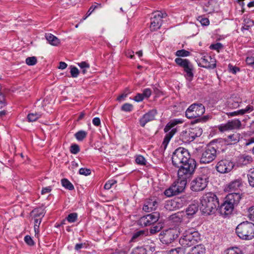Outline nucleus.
I'll return each mask as SVG.
<instances>
[{
  "instance_id": "f257e3e1",
  "label": "nucleus",
  "mask_w": 254,
  "mask_h": 254,
  "mask_svg": "<svg viewBox=\"0 0 254 254\" xmlns=\"http://www.w3.org/2000/svg\"><path fill=\"white\" fill-rule=\"evenodd\" d=\"M172 162L175 167L179 168L178 171L194 172L196 162L190 157L189 151L185 148L179 147L174 151Z\"/></svg>"
},
{
  "instance_id": "f03ea898",
  "label": "nucleus",
  "mask_w": 254,
  "mask_h": 254,
  "mask_svg": "<svg viewBox=\"0 0 254 254\" xmlns=\"http://www.w3.org/2000/svg\"><path fill=\"white\" fill-rule=\"evenodd\" d=\"M219 202L217 196L210 192L204 194L200 199V209L207 215L213 214L217 210Z\"/></svg>"
},
{
  "instance_id": "7ed1b4c3",
  "label": "nucleus",
  "mask_w": 254,
  "mask_h": 254,
  "mask_svg": "<svg viewBox=\"0 0 254 254\" xmlns=\"http://www.w3.org/2000/svg\"><path fill=\"white\" fill-rule=\"evenodd\" d=\"M236 233L242 240H252L254 238V224L248 221L241 222L237 226Z\"/></svg>"
},
{
  "instance_id": "20e7f679",
  "label": "nucleus",
  "mask_w": 254,
  "mask_h": 254,
  "mask_svg": "<svg viewBox=\"0 0 254 254\" xmlns=\"http://www.w3.org/2000/svg\"><path fill=\"white\" fill-rule=\"evenodd\" d=\"M205 113L204 106L200 103H194L191 105L186 112V116L189 119L199 118L196 122L204 123L208 119L206 116L200 117Z\"/></svg>"
},
{
  "instance_id": "39448f33",
  "label": "nucleus",
  "mask_w": 254,
  "mask_h": 254,
  "mask_svg": "<svg viewBox=\"0 0 254 254\" xmlns=\"http://www.w3.org/2000/svg\"><path fill=\"white\" fill-rule=\"evenodd\" d=\"M200 240L199 233L193 229L185 231L179 240L180 244L183 247H190Z\"/></svg>"
},
{
  "instance_id": "423d86ee",
  "label": "nucleus",
  "mask_w": 254,
  "mask_h": 254,
  "mask_svg": "<svg viewBox=\"0 0 254 254\" xmlns=\"http://www.w3.org/2000/svg\"><path fill=\"white\" fill-rule=\"evenodd\" d=\"M201 172L202 174L193 180L190 183V189L193 191H202L207 186L209 177L207 173L209 170L207 168H203Z\"/></svg>"
},
{
  "instance_id": "0eeeda50",
  "label": "nucleus",
  "mask_w": 254,
  "mask_h": 254,
  "mask_svg": "<svg viewBox=\"0 0 254 254\" xmlns=\"http://www.w3.org/2000/svg\"><path fill=\"white\" fill-rule=\"evenodd\" d=\"M184 171L182 170L178 171V179L172 185L177 194L184 190L188 181L190 180L194 174V173Z\"/></svg>"
},
{
  "instance_id": "6e6552de",
  "label": "nucleus",
  "mask_w": 254,
  "mask_h": 254,
  "mask_svg": "<svg viewBox=\"0 0 254 254\" xmlns=\"http://www.w3.org/2000/svg\"><path fill=\"white\" fill-rule=\"evenodd\" d=\"M184 171L182 170L178 171V179L172 185L177 194L184 190L188 181L190 180L194 174V173Z\"/></svg>"
},
{
  "instance_id": "1a4fd4ad",
  "label": "nucleus",
  "mask_w": 254,
  "mask_h": 254,
  "mask_svg": "<svg viewBox=\"0 0 254 254\" xmlns=\"http://www.w3.org/2000/svg\"><path fill=\"white\" fill-rule=\"evenodd\" d=\"M202 129L199 127L188 128L182 131L180 139L185 143L192 141L196 137L200 136L202 133Z\"/></svg>"
},
{
  "instance_id": "9d476101",
  "label": "nucleus",
  "mask_w": 254,
  "mask_h": 254,
  "mask_svg": "<svg viewBox=\"0 0 254 254\" xmlns=\"http://www.w3.org/2000/svg\"><path fill=\"white\" fill-rule=\"evenodd\" d=\"M179 123H181V122L177 121H171L165 126L164 130L166 133V134L162 143L165 147H166L170 139L177 132V128L175 127Z\"/></svg>"
},
{
  "instance_id": "9b49d317",
  "label": "nucleus",
  "mask_w": 254,
  "mask_h": 254,
  "mask_svg": "<svg viewBox=\"0 0 254 254\" xmlns=\"http://www.w3.org/2000/svg\"><path fill=\"white\" fill-rule=\"evenodd\" d=\"M217 156L216 148L211 145H208L202 152L200 162L201 163L207 164L213 161Z\"/></svg>"
},
{
  "instance_id": "f8f14e48",
  "label": "nucleus",
  "mask_w": 254,
  "mask_h": 254,
  "mask_svg": "<svg viewBox=\"0 0 254 254\" xmlns=\"http://www.w3.org/2000/svg\"><path fill=\"white\" fill-rule=\"evenodd\" d=\"M235 164L228 159H223L219 161L215 168L216 171L221 174L228 173L234 168Z\"/></svg>"
},
{
  "instance_id": "ddd939ff",
  "label": "nucleus",
  "mask_w": 254,
  "mask_h": 254,
  "mask_svg": "<svg viewBox=\"0 0 254 254\" xmlns=\"http://www.w3.org/2000/svg\"><path fill=\"white\" fill-rule=\"evenodd\" d=\"M153 16L151 18L150 30L152 31L157 30L159 29L161 25L162 19L167 16V14L165 12L157 11L153 13Z\"/></svg>"
},
{
  "instance_id": "4468645a",
  "label": "nucleus",
  "mask_w": 254,
  "mask_h": 254,
  "mask_svg": "<svg viewBox=\"0 0 254 254\" xmlns=\"http://www.w3.org/2000/svg\"><path fill=\"white\" fill-rule=\"evenodd\" d=\"M160 217L159 213L157 212L141 217L138 221V224L142 227H146L154 224L158 221Z\"/></svg>"
},
{
  "instance_id": "2eb2a0df",
  "label": "nucleus",
  "mask_w": 254,
  "mask_h": 254,
  "mask_svg": "<svg viewBox=\"0 0 254 254\" xmlns=\"http://www.w3.org/2000/svg\"><path fill=\"white\" fill-rule=\"evenodd\" d=\"M177 232L174 229H168L163 233H161L160 235V240L161 242L164 244H169L173 242L178 236Z\"/></svg>"
},
{
  "instance_id": "dca6fc26",
  "label": "nucleus",
  "mask_w": 254,
  "mask_h": 254,
  "mask_svg": "<svg viewBox=\"0 0 254 254\" xmlns=\"http://www.w3.org/2000/svg\"><path fill=\"white\" fill-rule=\"evenodd\" d=\"M241 126V122L237 119L229 121L226 124H221L218 127V128L221 132H224L229 130L239 128Z\"/></svg>"
},
{
  "instance_id": "f3484780",
  "label": "nucleus",
  "mask_w": 254,
  "mask_h": 254,
  "mask_svg": "<svg viewBox=\"0 0 254 254\" xmlns=\"http://www.w3.org/2000/svg\"><path fill=\"white\" fill-rule=\"evenodd\" d=\"M198 66L205 68H214L216 66V61L211 56H204L200 59Z\"/></svg>"
},
{
  "instance_id": "a211bd4d",
  "label": "nucleus",
  "mask_w": 254,
  "mask_h": 254,
  "mask_svg": "<svg viewBox=\"0 0 254 254\" xmlns=\"http://www.w3.org/2000/svg\"><path fill=\"white\" fill-rule=\"evenodd\" d=\"M157 113V110L153 109L144 114L139 120L140 126L144 127L147 123L154 120Z\"/></svg>"
},
{
  "instance_id": "6ab92c4d",
  "label": "nucleus",
  "mask_w": 254,
  "mask_h": 254,
  "mask_svg": "<svg viewBox=\"0 0 254 254\" xmlns=\"http://www.w3.org/2000/svg\"><path fill=\"white\" fill-rule=\"evenodd\" d=\"M241 195L239 192H231L226 196L225 200L235 207L239 203L242 198Z\"/></svg>"
},
{
  "instance_id": "aec40b11",
  "label": "nucleus",
  "mask_w": 254,
  "mask_h": 254,
  "mask_svg": "<svg viewBox=\"0 0 254 254\" xmlns=\"http://www.w3.org/2000/svg\"><path fill=\"white\" fill-rule=\"evenodd\" d=\"M253 158L251 156L247 154H242L237 158L236 165L238 167L247 166L251 163Z\"/></svg>"
},
{
  "instance_id": "412c9836",
  "label": "nucleus",
  "mask_w": 254,
  "mask_h": 254,
  "mask_svg": "<svg viewBox=\"0 0 254 254\" xmlns=\"http://www.w3.org/2000/svg\"><path fill=\"white\" fill-rule=\"evenodd\" d=\"M234 208V207L233 206H232V205L225 200L220 206H219L217 210L220 212L221 215L227 216L232 213Z\"/></svg>"
},
{
  "instance_id": "4be33fe9",
  "label": "nucleus",
  "mask_w": 254,
  "mask_h": 254,
  "mask_svg": "<svg viewBox=\"0 0 254 254\" xmlns=\"http://www.w3.org/2000/svg\"><path fill=\"white\" fill-rule=\"evenodd\" d=\"M183 206L182 200L179 198H176L167 202L166 208L170 210H174L180 209Z\"/></svg>"
},
{
  "instance_id": "5701e85b",
  "label": "nucleus",
  "mask_w": 254,
  "mask_h": 254,
  "mask_svg": "<svg viewBox=\"0 0 254 254\" xmlns=\"http://www.w3.org/2000/svg\"><path fill=\"white\" fill-rule=\"evenodd\" d=\"M241 186V179H236L228 184L227 187H225V190L227 191L234 192L235 191L238 190Z\"/></svg>"
},
{
  "instance_id": "b1692460",
  "label": "nucleus",
  "mask_w": 254,
  "mask_h": 254,
  "mask_svg": "<svg viewBox=\"0 0 254 254\" xmlns=\"http://www.w3.org/2000/svg\"><path fill=\"white\" fill-rule=\"evenodd\" d=\"M157 205V201L155 199H149L146 201L143 206V210L146 212H151L156 209Z\"/></svg>"
},
{
  "instance_id": "393cba45",
  "label": "nucleus",
  "mask_w": 254,
  "mask_h": 254,
  "mask_svg": "<svg viewBox=\"0 0 254 254\" xmlns=\"http://www.w3.org/2000/svg\"><path fill=\"white\" fill-rule=\"evenodd\" d=\"M241 103V99L236 97H231L227 101V107L231 109H236L239 107L240 104Z\"/></svg>"
},
{
  "instance_id": "a878e982",
  "label": "nucleus",
  "mask_w": 254,
  "mask_h": 254,
  "mask_svg": "<svg viewBox=\"0 0 254 254\" xmlns=\"http://www.w3.org/2000/svg\"><path fill=\"white\" fill-rule=\"evenodd\" d=\"M254 107L252 106L249 105L245 109L239 110L236 111L228 113L227 114L229 116L233 117L238 115H242L246 113H250L253 111Z\"/></svg>"
},
{
  "instance_id": "bb28decb",
  "label": "nucleus",
  "mask_w": 254,
  "mask_h": 254,
  "mask_svg": "<svg viewBox=\"0 0 254 254\" xmlns=\"http://www.w3.org/2000/svg\"><path fill=\"white\" fill-rule=\"evenodd\" d=\"M240 134L237 132H234L228 135L225 140L228 144H234L239 141Z\"/></svg>"
},
{
  "instance_id": "cd10ccee",
  "label": "nucleus",
  "mask_w": 254,
  "mask_h": 254,
  "mask_svg": "<svg viewBox=\"0 0 254 254\" xmlns=\"http://www.w3.org/2000/svg\"><path fill=\"white\" fill-rule=\"evenodd\" d=\"M147 231L145 230H139L134 233L130 239V242H137L141 240L144 237L147 235Z\"/></svg>"
},
{
  "instance_id": "c85d7f7f",
  "label": "nucleus",
  "mask_w": 254,
  "mask_h": 254,
  "mask_svg": "<svg viewBox=\"0 0 254 254\" xmlns=\"http://www.w3.org/2000/svg\"><path fill=\"white\" fill-rule=\"evenodd\" d=\"M205 249L202 245H197L193 247L187 254H203Z\"/></svg>"
},
{
  "instance_id": "c756f323",
  "label": "nucleus",
  "mask_w": 254,
  "mask_h": 254,
  "mask_svg": "<svg viewBox=\"0 0 254 254\" xmlns=\"http://www.w3.org/2000/svg\"><path fill=\"white\" fill-rule=\"evenodd\" d=\"M175 62L179 66L186 69L188 66L191 64L190 61L188 59H184L180 58H177L175 60Z\"/></svg>"
},
{
  "instance_id": "7c9ffc66",
  "label": "nucleus",
  "mask_w": 254,
  "mask_h": 254,
  "mask_svg": "<svg viewBox=\"0 0 254 254\" xmlns=\"http://www.w3.org/2000/svg\"><path fill=\"white\" fill-rule=\"evenodd\" d=\"M46 38L49 43L53 46H58L60 43V40L54 35L51 33L46 34Z\"/></svg>"
},
{
  "instance_id": "2f4dec72",
  "label": "nucleus",
  "mask_w": 254,
  "mask_h": 254,
  "mask_svg": "<svg viewBox=\"0 0 254 254\" xmlns=\"http://www.w3.org/2000/svg\"><path fill=\"white\" fill-rule=\"evenodd\" d=\"M242 25L243 26L241 30L244 32V30H249V29L254 25V22L253 20L246 17L244 19Z\"/></svg>"
},
{
  "instance_id": "473e14b6",
  "label": "nucleus",
  "mask_w": 254,
  "mask_h": 254,
  "mask_svg": "<svg viewBox=\"0 0 254 254\" xmlns=\"http://www.w3.org/2000/svg\"><path fill=\"white\" fill-rule=\"evenodd\" d=\"M198 211V207L196 204L190 205L186 209V214L188 217L192 216Z\"/></svg>"
},
{
  "instance_id": "72a5a7b5",
  "label": "nucleus",
  "mask_w": 254,
  "mask_h": 254,
  "mask_svg": "<svg viewBox=\"0 0 254 254\" xmlns=\"http://www.w3.org/2000/svg\"><path fill=\"white\" fill-rule=\"evenodd\" d=\"M193 65L192 64L190 65L188 67L184 69V71L186 73V77L188 80L191 81L193 76V73L192 72Z\"/></svg>"
},
{
  "instance_id": "f704fd0d",
  "label": "nucleus",
  "mask_w": 254,
  "mask_h": 254,
  "mask_svg": "<svg viewBox=\"0 0 254 254\" xmlns=\"http://www.w3.org/2000/svg\"><path fill=\"white\" fill-rule=\"evenodd\" d=\"M61 183L63 187L68 190H71L74 189L73 185L67 179H63Z\"/></svg>"
},
{
  "instance_id": "c9c22d12",
  "label": "nucleus",
  "mask_w": 254,
  "mask_h": 254,
  "mask_svg": "<svg viewBox=\"0 0 254 254\" xmlns=\"http://www.w3.org/2000/svg\"><path fill=\"white\" fill-rule=\"evenodd\" d=\"M226 254H243L242 250L238 247H232L225 251Z\"/></svg>"
},
{
  "instance_id": "e433bc0d",
  "label": "nucleus",
  "mask_w": 254,
  "mask_h": 254,
  "mask_svg": "<svg viewBox=\"0 0 254 254\" xmlns=\"http://www.w3.org/2000/svg\"><path fill=\"white\" fill-rule=\"evenodd\" d=\"M130 254H147V251L142 247H137L132 249Z\"/></svg>"
},
{
  "instance_id": "4c0bfd02",
  "label": "nucleus",
  "mask_w": 254,
  "mask_h": 254,
  "mask_svg": "<svg viewBox=\"0 0 254 254\" xmlns=\"http://www.w3.org/2000/svg\"><path fill=\"white\" fill-rule=\"evenodd\" d=\"M87 133L84 130H79L75 134V137L78 141H82L87 136Z\"/></svg>"
},
{
  "instance_id": "58836bf2",
  "label": "nucleus",
  "mask_w": 254,
  "mask_h": 254,
  "mask_svg": "<svg viewBox=\"0 0 254 254\" xmlns=\"http://www.w3.org/2000/svg\"><path fill=\"white\" fill-rule=\"evenodd\" d=\"M41 117V114L40 113H30L27 116L28 121L30 122L36 121Z\"/></svg>"
},
{
  "instance_id": "ea45409f",
  "label": "nucleus",
  "mask_w": 254,
  "mask_h": 254,
  "mask_svg": "<svg viewBox=\"0 0 254 254\" xmlns=\"http://www.w3.org/2000/svg\"><path fill=\"white\" fill-rule=\"evenodd\" d=\"M248 178L250 185L254 188V168L250 170L248 174Z\"/></svg>"
},
{
  "instance_id": "a19ab883",
  "label": "nucleus",
  "mask_w": 254,
  "mask_h": 254,
  "mask_svg": "<svg viewBox=\"0 0 254 254\" xmlns=\"http://www.w3.org/2000/svg\"><path fill=\"white\" fill-rule=\"evenodd\" d=\"M190 53L184 49L178 50L175 54V55L178 57H186L190 56Z\"/></svg>"
},
{
  "instance_id": "79ce46f5",
  "label": "nucleus",
  "mask_w": 254,
  "mask_h": 254,
  "mask_svg": "<svg viewBox=\"0 0 254 254\" xmlns=\"http://www.w3.org/2000/svg\"><path fill=\"white\" fill-rule=\"evenodd\" d=\"M164 194L167 197H171L172 196L177 195L175 190L173 186H171L169 189L166 190L164 192Z\"/></svg>"
},
{
  "instance_id": "37998d69",
  "label": "nucleus",
  "mask_w": 254,
  "mask_h": 254,
  "mask_svg": "<svg viewBox=\"0 0 254 254\" xmlns=\"http://www.w3.org/2000/svg\"><path fill=\"white\" fill-rule=\"evenodd\" d=\"M69 68L71 77L73 78L77 77L79 73V71L78 69V68L75 66L72 65H71L69 67Z\"/></svg>"
},
{
  "instance_id": "c03bdc74",
  "label": "nucleus",
  "mask_w": 254,
  "mask_h": 254,
  "mask_svg": "<svg viewBox=\"0 0 254 254\" xmlns=\"http://www.w3.org/2000/svg\"><path fill=\"white\" fill-rule=\"evenodd\" d=\"M77 218V214L76 213H71L67 215L66 219L70 223L75 222Z\"/></svg>"
},
{
  "instance_id": "a18cd8bd",
  "label": "nucleus",
  "mask_w": 254,
  "mask_h": 254,
  "mask_svg": "<svg viewBox=\"0 0 254 254\" xmlns=\"http://www.w3.org/2000/svg\"><path fill=\"white\" fill-rule=\"evenodd\" d=\"M25 62L28 65H34L37 62V58L35 57H28L26 59Z\"/></svg>"
},
{
  "instance_id": "49530a36",
  "label": "nucleus",
  "mask_w": 254,
  "mask_h": 254,
  "mask_svg": "<svg viewBox=\"0 0 254 254\" xmlns=\"http://www.w3.org/2000/svg\"><path fill=\"white\" fill-rule=\"evenodd\" d=\"M169 253V254H184L185 252L184 249L179 247L171 250Z\"/></svg>"
},
{
  "instance_id": "de8ad7c7",
  "label": "nucleus",
  "mask_w": 254,
  "mask_h": 254,
  "mask_svg": "<svg viewBox=\"0 0 254 254\" xmlns=\"http://www.w3.org/2000/svg\"><path fill=\"white\" fill-rule=\"evenodd\" d=\"M135 161L138 164L142 165H146V161L145 158L142 155H138L135 159Z\"/></svg>"
},
{
  "instance_id": "09e8293b",
  "label": "nucleus",
  "mask_w": 254,
  "mask_h": 254,
  "mask_svg": "<svg viewBox=\"0 0 254 254\" xmlns=\"http://www.w3.org/2000/svg\"><path fill=\"white\" fill-rule=\"evenodd\" d=\"M80 151L79 146L76 144H72L70 147V151L72 154H76Z\"/></svg>"
},
{
  "instance_id": "8fccbe9b",
  "label": "nucleus",
  "mask_w": 254,
  "mask_h": 254,
  "mask_svg": "<svg viewBox=\"0 0 254 254\" xmlns=\"http://www.w3.org/2000/svg\"><path fill=\"white\" fill-rule=\"evenodd\" d=\"M41 222V218L38 219L35 218L34 219V229L35 233H39V225Z\"/></svg>"
},
{
  "instance_id": "3c124183",
  "label": "nucleus",
  "mask_w": 254,
  "mask_h": 254,
  "mask_svg": "<svg viewBox=\"0 0 254 254\" xmlns=\"http://www.w3.org/2000/svg\"><path fill=\"white\" fill-rule=\"evenodd\" d=\"M133 109V106L131 104L129 103L124 104L122 106V110L125 112H130Z\"/></svg>"
},
{
  "instance_id": "603ef678",
  "label": "nucleus",
  "mask_w": 254,
  "mask_h": 254,
  "mask_svg": "<svg viewBox=\"0 0 254 254\" xmlns=\"http://www.w3.org/2000/svg\"><path fill=\"white\" fill-rule=\"evenodd\" d=\"M209 48L211 50H214L217 51H219V50L223 48V45L220 43H217L214 44H211Z\"/></svg>"
},
{
  "instance_id": "864d4df0",
  "label": "nucleus",
  "mask_w": 254,
  "mask_h": 254,
  "mask_svg": "<svg viewBox=\"0 0 254 254\" xmlns=\"http://www.w3.org/2000/svg\"><path fill=\"white\" fill-rule=\"evenodd\" d=\"M32 213L34 214V217L35 218H37L39 217H43L44 216V213L43 211L39 212V209H35L32 211Z\"/></svg>"
},
{
  "instance_id": "5fc2aeb1",
  "label": "nucleus",
  "mask_w": 254,
  "mask_h": 254,
  "mask_svg": "<svg viewBox=\"0 0 254 254\" xmlns=\"http://www.w3.org/2000/svg\"><path fill=\"white\" fill-rule=\"evenodd\" d=\"M79 173L80 175L88 176L91 174V170L85 168H81L79 169Z\"/></svg>"
},
{
  "instance_id": "6e6d98bb",
  "label": "nucleus",
  "mask_w": 254,
  "mask_h": 254,
  "mask_svg": "<svg viewBox=\"0 0 254 254\" xmlns=\"http://www.w3.org/2000/svg\"><path fill=\"white\" fill-rule=\"evenodd\" d=\"M248 217L249 219L251 220L254 221V206L250 207L248 210Z\"/></svg>"
},
{
  "instance_id": "4d7b16f0",
  "label": "nucleus",
  "mask_w": 254,
  "mask_h": 254,
  "mask_svg": "<svg viewBox=\"0 0 254 254\" xmlns=\"http://www.w3.org/2000/svg\"><path fill=\"white\" fill-rule=\"evenodd\" d=\"M24 241L25 243L29 246H33L34 245V241H33L31 237L29 235H26L24 237Z\"/></svg>"
},
{
  "instance_id": "13d9d810",
  "label": "nucleus",
  "mask_w": 254,
  "mask_h": 254,
  "mask_svg": "<svg viewBox=\"0 0 254 254\" xmlns=\"http://www.w3.org/2000/svg\"><path fill=\"white\" fill-rule=\"evenodd\" d=\"M162 227L160 226L155 225L151 228L150 230V232L152 234H154L157 232H159L161 229Z\"/></svg>"
},
{
  "instance_id": "bf43d9fd",
  "label": "nucleus",
  "mask_w": 254,
  "mask_h": 254,
  "mask_svg": "<svg viewBox=\"0 0 254 254\" xmlns=\"http://www.w3.org/2000/svg\"><path fill=\"white\" fill-rule=\"evenodd\" d=\"M151 90L150 88H145L143 90L142 94L144 98H149L151 95Z\"/></svg>"
},
{
  "instance_id": "052dcab7",
  "label": "nucleus",
  "mask_w": 254,
  "mask_h": 254,
  "mask_svg": "<svg viewBox=\"0 0 254 254\" xmlns=\"http://www.w3.org/2000/svg\"><path fill=\"white\" fill-rule=\"evenodd\" d=\"M199 21L201 24L203 26L208 25L209 24V21L207 18H203L202 17H199Z\"/></svg>"
},
{
  "instance_id": "680f3d73",
  "label": "nucleus",
  "mask_w": 254,
  "mask_h": 254,
  "mask_svg": "<svg viewBox=\"0 0 254 254\" xmlns=\"http://www.w3.org/2000/svg\"><path fill=\"white\" fill-rule=\"evenodd\" d=\"M144 99V98L142 93H137L134 97V100L137 102L142 101Z\"/></svg>"
},
{
  "instance_id": "e2e57ef3",
  "label": "nucleus",
  "mask_w": 254,
  "mask_h": 254,
  "mask_svg": "<svg viewBox=\"0 0 254 254\" xmlns=\"http://www.w3.org/2000/svg\"><path fill=\"white\" fill-rule=\"evenodd\" d=\"M77 64L80 67L81 69L89 68L90 67L89 64H88L86 62H82L81 63H79Z\"/></svg>"
},
{
  "instance_id": "0e129e2a",
  "label": "nucleus",
  "mask_w": 254,
  "mask_h": 254,
  "mask_svg": "<svg viewBox=\"0 0 254 254\" xmlns=\"http://www.w3.org/2000/svg\"><path fill=\"white\" fill-rule=\"evenodd\" d=\"M246 62L248 64L250 65L253 67L254 65V57H248L246 59Z\"/></svg>"
},
{
  "instance_id": "69168bd1",
  "label": "nucleus",
  "mask_w": 254,
  "mask_h": 254,
  "mask_svg": "<svg viewBox=\"0 0 254 254\" xmlns=\"http://www.w3.org/2000/svg\"><path fill=\"white\" fill-rule=\"evenodd\" d=\"M4 100V96L3 94L1 93H0V108H2L5 106Z\"/></svg>"
},
{
  "instance_id": "338daca9",
  "label": "nucleus",
  "mask_w": 254,
  "mask_h": 254,
  "mask_svg": "<svg viewBox=\"0 0 254 254\" xmlns=\"http://www.w3.org/2000/svg\"><path fill=\"white\" fill-rule=\"evenodd\" d=\"M92 123L94 126H99L101 124L100 119L98 117L94 118L92 120Z\"/></svg>"
},
{
  "instance_id": "774afa93",
  "label": "nucleus",
  "mask_w": 254,
  "mask_h": 254,
  "mask_svg": "<svg viewBox=\"0 0 254 254\" xmlns=\"http://www.w3.org/2000/svg\"><path fill=\"white\" fill-rule=\"evenodd\" d=\"M229 67L230 68V71L233 73H234V74L236 73L237 71L240 70V69L238 67H236V66H233L232 65H230V64L229 65Z\"/></svg>"
}]
</instances>
